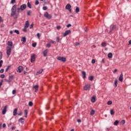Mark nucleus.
<instances>
[{
    "label": "nucleus",
    "instance_id": "6",
    "mask_svg": "<svg viewBox=\"0 0 131 131\" xmlns=\"http://www.w3.org/2000/svg\"><path fill=\"white\" fill-rule=\"evenodd\" d=\"M44 17H46L47 19H51L52 18V16L51 14H49V12H46L44 14Z\"/></svg>",
    "mask_w": 131,
    "mask_h": 131
},
{
    "label": "nucleus",
    "instance_id": "4",
    "mask_svg": "<svg viewBox=\"0 0 131 131\" xmlns=\"http://www.w3.org/2000/svg\"><path fill=\"white\" fill-rule=\"evenodd\" d=\"M12 52V49L10 47H7V55L8 57H10V55H11V53Z\"/></svg>",
    "mask_w": 131,
    "mask_h": 131
},
{
    "label": "nucleus",
    "instance_id": "63",
    "mask_svg": "<svg viewBox=\"0 0 131 131\" xmlns=\"http://www.w3.org/2000/svg\"><path fill=\"white\" fill-rule=\"evenodd\" d=\"M6 124H3V128H5V127H6Z\"/></svg>",
    "mask_w": 131,
    "mask_h": 131
},
{
    "label": "nucleus",
    "instance_id": "37",
    "mask_svg": "<svg viewBox=\"0 0 131 131\" xmlns=\"http://www.w3.org/2000/svg\"><path fill=\"white\" fill-rule=\"evenodd\" d=\"M106 42H102L101 43V47H106Z\"/></svg>",
    "mask_w": 131,
    "mask_h": 131
},
{
    "label": "nucleus",
    "instance_id": "19",
    "mask_svg": "<svg viewBox=\"0 0 131 131\" xmlns=\"http://www.w3.org/2000/svg\"><path fill=\"white\" fill-rule=\"evenodd\" d=\"M34 89H35V93H37V91H38V85H36L33 86Z\"/></svg>",
    "mask_w": 131,
    "mask_h": 131
},
{
    "label": "nucleus",
    "instance_id": "52",
    "mask_svg": "<svg viewBox=\"0 0 131 131\" xmlns=\"http://www.w3.org/2000/svg\"><path fill=\"white\" fill-rule=\"evenodd\" d=\"M5 80L6 82H9V83H10V82H11V81L9 80V79H5Z\"/></svg>",
    "mask_w": 131,
    "mask_h": 131
},
{
    "label": "nucleus",
    "instance_id": "28",
    "mask_svg": "<svg viewBox=\"0 0 131 131\" xmlns=\"http://www.w3.org/2000/svg\"><path fill=\"white\" fill-rule=\"evenodd\" d=\"M110 113H111V115H114L115 112H114V110H111Z\"/></svg>",
    "mask_w": 131,
    "mask_h": 131
},
{
    "label": "nucleus",
    "instance_id": "56",
    "mask_svg": "<svg viewBox=\"0 0 131 131\" xmlns=\"http://www.w3.org/2000/svg\"><path fill=\"white\" fill-rule=\"evenodd\" d=\"M15 94H16V90H13L12 91V95H15Z\"/></svg>",
    "mask_w": 131,
    "mask_h": 131
},
{
    "label": "nucleus",
    "instance_id": "29",
    "mask_svg": "<svg viewBox=\"0 0 131 131\" xmlns=\"http://www.w3.org/2000/svg\"><path fill=\"white\" fill-rule=\"evenodd\" d=\"M94 114H95V111H94V110H92L91 112H90V115H94Z\"/></svg>",
    "mask_w": 131,
    "mask_h": 131
},
{
    "label": "nucleus",
    "instance_id": "45",
    "mask_svg": "<svg viewBox=\"0 0 131 131\" xmlns=\"http://www.w3.org/2000/svg\"><path fill=\"white\" fill-rule=\"evenodd\" d=\"M2 58H3V53L0 52V60H2Z\"/></svg>",
    "mask_w": 131,
    "mask_h": 131
},
{
    "label": "nucleus",
    "instance_id": "30",
    "mask_svg": "<svg viewBox=\"0 0 131 131\" xmlns=\"http://www.w3.org/2000/svg\"><path fill=\"white\" fill-rule=\"evenodd\" d=\"M27 6H28V8H29V9H31V8H32L31 4H30V3H29V2H28Z\"/></svg>",
    "mask_w": 131,
    "mask_h": 131
},
{
    "label": "nucleus",
    "instance_id": "27",
    "mask_svg": "<svg viewBox=\"0 0 131 131\" xmlns=\"http://www.w3.org/2000/svg\"><path fill=\"white\" fill-rule=\"evenodd\" d=\"M118 123H119V120H116L114 122V125H118Z\"/></svg>",
    "mask_w": 131,
    "mask_h": 131
},
{
    "label": "nucleus",
    "instance_id": "39",
    "mask_svg": "<svg viewBox=\"0 0 131 131\" xmlns=\"http://www.w3.org/2000/svg\"><path fill=\"white\" fill-rule=\"evenodd\" d=\"M46 47H47V48H51V43H47Z\"/></svg>",
    "mask_w": 131,
    "mask_h": 131
},
{
    "label": "nucleus",
    "instance_id": "15",
    "mask_svg": "<svg viewBox=\"0 0 131 131\" xmlns=\"http://www.w3.org/2000/svg\"><path fill=\"white\" fill-rule=\"evenodd\" d=\"M66 10H70V9H71V5L69 4H68L66 6Z\"/></svg>",
    "mask_w": 131,
    "mask_h": 131
},
{
    "label": "nucleus",
    "instance_id": "2",
    "mask_svg": "<svg viewBox=\"0 0 131 131\" xmlns=\"http://www.w3.org/2000/svg\"><path fill=\"white\" fill-rule=\"evenodd\" d=\"M84 91H90L91 90V84H85L83 86Z\"/></svg>",
    "mask_w": 131,
    "mask_h": 131
},
{
    "label": "nucleus",
    "instance_id": "32",
    "mask_svg": "<svg viewBox=\"0 0 131 131\" xmlns=\"http://www.w3.org/2000/svg\"><path fill=\"white\" fill-rule=\"evenodd\" d=\"M29 106H30V107H32V106H33V103L32 101H30L29 102Z\"/></svg>",
    "mask_w": 131,
    "mask_h": 131
},
{
    "label": "nucleus",
    "instance_id": "47",
    "mask_svg": "<svg viewBox=\"0 0 131 131\" xmlns=\"http://www.w3.org/2000/svg\"><path fill=\"white\" fill-rule=\"evenodd\" d=\"M23 112H22V111H20L18 114H18V115L19 116H21V115H22V114H23Z\"/></svg>",
    "mask_w": 131,
    "mask_h": 131
},
{
    "label": "nucleus",
    "instance_id": "42",
    "mask_svg": "<svg viewBox=\"0 0 131 131\" xmlns=\"http://www.w3.org/2000/svg\"><path fill=\"white\" fill-rule=\"evenodd\" d=\"M24 112H25V114L26 115H27V114H28V110H25L24 111Z\"/></svg>",
    "mask_w": 131,
    "mask_h": 131
},
{
    "label": "nucleus",
    "instance_id": "48",
    "mask_svg": "<svg viewBox=\"0 0 131 131\" xmlns=\"http://www.w3.org/2000/svg\"><path fill=\"white\" fill-rule=\"evenodd\" d=\"M5 71V70L4 69H2L0 70V73H4V72Z\"/></svg>",
    "mask_w": 131,
    "mask_h": 131
},
{
    "label": "nucleus",
    "instance_id": "59",
    "mask_svg": "<svg viewBox=\"0 0 131 131\" xmlns=\"http://www.w3.org/2000/svg\"><path fill=\"white\" fill-rule=\"evenodd\" d=\"M37 36L38 38H39V37H40V35L39 34V33H37Z\"/></svg>",
    "mask_w": 131,
    "mask_h": 131
},
{
    "label": "nucleus",
    "instance_id": "26",
    "mask_svg": "<svg viewBox=\"0 0 131 131\" xmlns=\"http://www.w3.org/2000/svg\"><path fill=\"white\" fill-rule=\"evenodd\" d=\"M13 78H14V76L12 75V76H10L9 77V80L10 81V82H12V80H13Z\"/></svg>",
    "mask_w": 131,
    "mask_h": 131
},
{
    "label": "nucleus",
    "instance_id": "31",
    "mask_svg": "<svg viewBox=\"0 0 131 131\" xmlns=\"http://www.w3.org/2000/svg\"><path fill=\"white\" fill-rule=\"evenodd\" d=\"M89 80H90L91 81H93V80H94V76H91L90 77H89Z\"/></svg>",
    "mask_w": 131,
    "mask_h": 131
},
{
    "label": "nucleus",
    "instance_id": "33",
    "mask_svg": "<svg viewBox=\"0 0 131 131\" xmlns=\"http://www.w3.org/2000/svg\"><path fill=\"white\" fill-rule=\"evenodd\" d=\"M76 13H79V7H77L75 9Z\"/></svg>",
    "mask_w": 131,
    "mask_h": 131
},
{
    "label": "nucleus",
    "instance_id": "62",
    "mask_svg": "<svg viewBox=\"0 0 131 131\" xmlns=\"http://www.w3.org/2000/svg\"><path fill=\"white\" fill-rule=\"evenodd\" d=\"M56 28H57V29H61V27L60 26H57L56 27Z\"/></svg>",
    "mask_w": 131,
    "mask_h": 131
},
{
    "label": "nucleus",
    "instance_id": "35",
    "mask_svg": "<svg viewBox=\"0 0 131 131\" xmlns=\"http://www.w3.org/2000/svg\"><path fill=\"white\" fill-rule=\"evenodd\" d=\"M14 32L15 33H16V34H20V32H19V30H15Z\"/></svg>",
    "mask_w": 131,
    "mask_h": 131
},
{
    "label": "nucleus",
    "instance_id": "40",
    "mask_svg": "<svg viewBox=\"0 0 131 131\" xmlns=\"http://www.w3.org/2000/svg\"><path fill=\"white\" fill-rule=\"evenodd\" d=\"M124 123H125V120H122V121H121V124L123 125V124H124Z\"/></svg>",
    "mask_w": 131,
    "mask_h": 131
},
{
    "label": "nucleus",
    "instance_id": "12",
    "mask_svg": "<svg viewBox=\"0 0 131 131\" xmlns=\"http://www.w3.org/2000/svg\"><path fill=\"white\" fill-rule=\"evenodd\" d=\"M18 108H15L13 111V115L16 116L18 114Z\"/></svg>",
    "mask_w": 131,
    "mask_h": 131
},
{
    "label": "nucleus",
    "instance_id": "16",
    "mask_svg": "<svg viewBox=\"0 0 131 131\" xmlns=\"http://www.w3.org/2000/svg\"><path fill=\"white\" fill-rule=\"evenodd\" d=\"M82 75L84 79L86 78V73H85V72L82 71Z\"/></svg>",
    "mask_w": 131,
    "mask_h": 131
},
{
    "label": "nucleus",
    "instance_id": "3",
    "mask_svg": "<svg viewBox=\"0 0 131 131\" xmlns=\"http://www.w3.org/2000/svg\"><path fill=\"white\" fill-rule=\"evenodd\" d=\"M110 33H112V31H114L116 29V25H113L110 26Z\"/></svg>",
    "mask_w": 131,
    "mask_h": 131
},
{
    "label": "nucleus",
    "instance_id": "53",
    "mask_svg": "<svg viewBox=\"0 0 131 131\" xmlns=\"http://www.w3.org/2000/svg\"><path fill=\"white\" fill-rule=\"evenodd\" d=\"M50 43H53V45H56V41L51 40Z\"/></svg>",
    "mask_w": 131,
    "mask_h": 131
},
{
    "label": "nucleus",
    "instance_id": "43",
    "mask_svg": "<svg viewBox=\"0 0 131 131\" xmlns=\"http://www.w3.org/2000/svg\"><path fill=\"white\" fill-rule=\"evenodd\" d=\"M33 25H34V24L32 23V24L30 26V29H32V28H33Z\"/></svg>",
    "mask_w": 131,
    "mask_h": 131
},
{
    "label": "nucleus",
    "instance_id": "57",
    "mask_svg": "<svg viewBox=\"0 0 131 131\" xmlns=\"http://www.w3.org/2000/svg\"><path fill=\"white\" fill-rule=\"evenodd\" d=\"M0 77H1V78H4L5 77V74H2L0 76Z\"/></svg>",
    "mask_w": 131,
    "mask_h": 131
},
{
    "label": "nucleus",
    "instance_id": "24",
    "mask_svg": "<svg viewBox=\"0 0 131 131\" xmlns=\"http://www.w3.org/2000/svg\"><path fill=\"white\" fill-rule=\"evenodd\" d=\"M42 71H43V70H42V69L40 70L39 71L37 72L36 75H38V74H40L42 73Z\"/></svg>",
    "mask_w": 131,
    "mask_h": 131
},
{
    "label": "nucleus",
    "instance_id": "21",
    "mask_svg": "<svg viewBox=\"0 0 131 131\" xmlns=\"http://www.w3.org/2000/svg\"><path fill=\"white\" fill-rule=\"evenodd\" d=\"M91 102L92 103H95V102H96V97H95V96L92 97Z\"/></svg>",
    "mask_w": 131,
    "mask_h": 131
},
{
    "label": "nucleus",
    "instance_id": "7",
    "mask_svg": "<svg viewBox=\"0 0 131 131\" xmlns=\"http://www.w3.org/2000/svg\"><path fill=\"white\" fill-rule=\"evenodd\" d=\"M22 71H23V67L20 66L17 68V72H18V73H21Z\"/></svg>",
    "mask_w": 131,
    "mask_h": 131
},
{
    "label": "nucleus",
    "instance_id": "10",
    "mask_svg": "<svg viewBox=\"0 0 131 131\" xmlns=\"http://www.w3.org/2000/svg\"><path fill=\"white\" fill-rule=\"evenodd\" d=\"M26 9V4H23L20 6V10L24 11V10H25Z\"/></svg>",
    "mask_w": 131,
    "mask_h": 131
},
{
    "label": "nucleus",
    "instance_id": "22",
    "mask_svg": "<svg viewBox=\"0 0 131 131\" xmlns=\"http://www.w3.org/2000/svg\"><path fill=\"white\" fill-rule=\"evenodd\" d=\"M21 41H23V43H25V42H26V37H22Z\"/></svg>",
    "mask_w": 131,
    "mask_h": 131
},
{
    "label": "nucleus",
    "instance_id": "41",
    "mask_svg": "<svg viewBox=\"0 0 131 131\" xmlns=\"http://www.w3.org/2000/svg\"><path fill=\"white\" fill-rule=\"evenodd\" d=\"M39 2L38 1V0H36L35 5L36 6H37V5H39Z\"/></svg>",
    "mask_w": 131,
    "mask_h": 131
},
{
    "label": "nucleus",
    "instance_id": "44",
    "mask_svg": "<svg viewBox=\"0 0 131 131\" xmlns=\"http://www.w3.org/2000/svg\"><path fill=\"white\" fill-rule=\"evenodd\" d=\"M10 67H11V66H8V67H7V68H6V70H5V71H6V72H7V71L9 70V69H10Z\"/></svg>",
    "mask_w": 131,
    "mask_h": 131
},
{
    "label": "nucleus",
    "instance_id": "36",
    "mask_svg": "<svg viewBox=\"0 0 131 131\" xmlns=\"http://www.w3.org/2000/svg\"><path fill=\"white\" fill-rule=\"evenodd\" d=\"M31 14V11L30 10H28V11H27L28 16H30Z\"/></svg>",
    "mask_w": 131,
    "mask_h": 131
},
{
    "label": "nucleus",
    "instance_id": "51",
    "mask_svg": "<svg viewBox=\"0 0 131 131\" xmlns=\"http://www.w3.org/2000/svg\"><path fill=\"white\" fill-rule=\"evenodd\" d=\"M27 28H25V27H24V29H23V31L24 32H26V31H27Z\"/></svg>",
    "mask_w": 131,
    "mask_h": 131
},
{
    "label": "nucleus",
    "instance_id": "61",
    "mask_svg": "<svg viewBox=\"0 0 131 131\" xmlns=\"http://www.w3.org/2000/svg\"><path fill=\"white\" fill-rule=\"evenodd\" d=\"M75 47H77V46H79V42H77L75 45Z\"/></svg>",
    "mask_w": 131,
    "mask_h": 131
},
{
    "label": "nucleus",
    "instance_id": "13",
    "mask_svg": "<svg viewBox=\"0 0 131 131\" xmlns=\"http://www.w3.org/2000/svg\"><path fill=\"white\" fill-rule=\"evenodd\" d=\"M7 113V106H5L2 111V114L5 115Z\"/></svg>",
    "mask_w": 131,
    "mask_h": 131
},
{
    "label": "nucleus",
    "instance_id": "49",
    "mask_svg": "<svg viewBox=\"0 0 131 131\" xmlns=\"http://www.w3.org/2000/svg\"><path fill=\"white\" fill-rule=\"evenodd\" d=\"M16 3V0H11V4H15Z\"/></svg>",
    "mask_w": 131,
    "mask_h": 131
},
{
    "label": "nucleus",
    "instance_id": "5",
    "mask_svg": "<svg viewBox=\"0 0 131 131\" xmlns=\"http://www.w3.org/2000/svg\"><path fill=\"white\" fill-rule=\"evenodd\" d=\"M57 60L61 61V62H66V58L61 56H58L57 57Z\"/></svg>",
    "mask_w": 131,
    "mask_h": 131
},
{
    "label": "nucleus",
    "instance_id": "60",
    "mask_svg": "<svg viewBox=\"0 0 131 131\" xmlns=\"http://www.w3.org/2000/svg\"><path fill=\"white\" fill-rule=\"evenodd\" d=\"M3 81H4V80H2L0 82V88L2 86L3 84Z\"/></svg>",
    "mask_w": 131,
    "mask_h": 131
},
{
    "label": "nucleus",
    "instance_id": "1",
    "mask_svg": "<svg viewBox=\"0 0 131 131\" xmlns=\"http://www.w3.org/2000/svg\"><path fill=\"white\" fill-rule=\"evenodd\" d=\"M16 10H17V5H14L11 8V13L10 14L11 17H13V16H15V15H16Z\"/></svg>",
    "mask_w": 131,
    "mask_h": 131
},
{
    "label": "nucleus",
    "instance_id": "11",
    "mask_svg": "<svg viewBox=\"0 0 131 131\" xmlns=\"http://www.w3.org/2000/svg\"><path fill=\"white\" fill-rule=\"evenodd\" d=\"M119 81H121V82H122V81L123 80V75L122 74V73H121L120 75V76L119 77Z\"/></svg>",
    "mask_w": 131,
    "mask_h": 131
},
{
    "label": "nucleus",
    "instance_id": "64",
    "mask_svg": "<svg viewBox=\"0 0 131 131\" xmlns=\"http://www.w3.org/2000/svg\"><path fill=\"white\" fill-rule=\"evenodd\" d=\"M128 45H131V40L128 41Z\"/></svg>",
    "mask_w": 131,
    "mask_h": 131
},
{
    "label": "nucleus",
    "instance_id": "17",
    "mask_svg": "<svg viewBox=\"0 0 131 131\" xmlns=\"http://www.w3.org/2000/svg\"><path fill=\"white\" fill-rule=\"evenodd\" d=\"M48 49H46L43 52V55L44 57H47V55H48Z\"/></svg>",
    "mask_w": 131,
    "mask_h": 131
},
{
    "label": "nucleus",
    "instance_id": "9",
    "mask_svg": "<svg viewBox=\"0 0 131 131\" xmlns=\"http://www.w3.org/2000/svg\"><path fill=\"white\" fill-rule=\"evenodd\" d=\"M71 32V30H68L65 31V32L63 33V36L65 37V36H67V35H68L69 33Z\"/></svg>",
    "mask_w": 131,
    "mask_h": 131
},
{
    "label": "nucleus",
    "instance_id": "18",
    "mask_svg": "<svg viewBox=\"0 0 131 131\" xmlns=\"http://www.w3.org/2000/svg\"><path fill=\"white\" fill-rule=\"evenodd\" d=\"M29 27V21H28V20H27L26 22L25 28H28Z\"/></svg>",
    "mask_w": 131,
    "mask_h": 131
},
{
    "label": "nucleus",
    "instance_id": "23",
    "mask_svg": "<svg viewBox=\"0 0 131 131\" xmlns=\"http://www.w3.org/2000/svg\"><path fill=\"white\" fill-rule=\"evenodd\" d=\"M113 56V55L112 54V53H109L107 54L108 58H112Z\"/></svg>",
    "mask_w": 131,
    "mask_h": 131
},
{
    "label": "nucleus",
    "instance_id": "8",
    "mask_svg": "<svg viewBox=\"0 0 131 131\" xmlns=\"http://www.w3.org/2000/svg\"><path fill=\"white\" fill-rule=\"evenodd\" d=\"M35 55L34 54H32L31 56V63H33L35 61Z\"/></svg>",
    "mask_w": 131,
    "mask_h": 131
},
{
    "label": "nucleus",
    "instance_id": "38",
    "mask_svg": "<svg viewBox=\"0 0 131 131\" xmlns=\"http://www.w3.org/2000/svg\"><path fill=\"white\" fill-rule=\"evenodd\" d=\"M107 105H112V101H108L107 102Z\"/></svg>",
    "mask_w": 131,
    "mask_h": 131
},
{
    "label": "nucleus",
    "instance_id": "50",
    "mask_svg": "<svg viewBox=\"0 0 131 131\" xmlns=\"http://www.w3.org/2000/svg\"><path fill=\"white\" fill-rule=\"evenodd\" d=\"M3 62H4L3 60H0V68L3 66Z\"/></svg>",
    "mask_w": 131,
    "mask_h": 131
},
{
    "label": "nucleus",
    "instance_id": "55",
    "mask_svg": "<svg viewBox=\"0 0 131 131\" xmlns=\"http://www.w3.org/2000/svg\"><path fill=\"white\" fill-rule=\"evenodd\" d=\"M95 63H96V60L95 59H92V64H95Z\"/></svg>",
    "mask_w": 131,
    "mask_h": 131
},
{
    "label": "nucleus",
    "instance_id": "58",
    "mask_svg": "<svg viewBox=\"0 0 131 131\" xmlns=\"http://www.w3.org/2000/svg\"><path fill=\"white\" fill-rule=\"evenodd\" d=\"M67 27H68V28H69V27H71V24H69L67 25Z\"/></svg>",
    "mask_w": 131,
    "mask_h": 131
},
{
    "label": "nucleus",
    "instance_id": "34",
    "mask_svg": "<svg viewBox=\"0 0 131 131\" xmlns=\"http://www.w3.org/2000/svg\"><path fill=\"white\" fill-rule=\"evenodd\" d=\"M42 10H43V11H47L48 10V7H47V6H43L42 7Z\"/></svg>",
    "mask_w": 131,
    "mask_h": 131
},
{
    "label": "nucleus",
    "instance_id": "14",
    "mask_svg": "<svg viewBox=\"0 0 131 131\" xmlns=\"http://www.w3.org/2000/svg\"><path fill=\"white\" fill-rule=\"evenodd\" d=\"M8 47H13V42L12 41H8L7 42Z\"/></svg>",
    "mask_w": 131,
    "mask_h": 131
},
{
    "label": "nucleus",
    "instance_id": "54",
    "mask_svg": "<svg viewBox=\"0 0 131 131\" xmlns=\"http://www.w3.org/2000/svg\"><path fill=\"white\" fill-rule=\"evenodd\" d=\"M32 47H33V48H35V47H36V43H33L32 44Z\"/></svg>",
    "mask_w": 131,
    "mask_h": 131
},
{
    "label": "nucleus",
    "instance_id": "46",
    "mask_svg": "<svg viewBox=\"0 0 131 131\" xmlns=\"http://www.w3.org/2000/svg\"><path fill=\"white\" fill-rule=\"evenodd\" d=\"M115 87L116 88V86H117V80H115Z\"/></svg>",
    "mask_w": 131,
    "mask_h": 131
},
{
    "label": "nucleus",
    "instance_id": "25",
    "mask_svg": "<svg viewBox=\"0 0 131 131\" xmlns=\"http://www.w3.org/2000/svg\"><path fill=\"white\" fill-rule=\"evenodd\" d=\"M56 41L57 42H61V39H60V37H56Z\"/></svg>",
    "mask_w": 131,
    "mask_h": 131
},
{
    "label": "nucleus",
    "instance_id": "20",
    "mask_svg": "<svg viewBox=\"0 0 131 131\" xmlns=\"http://www.w3.org/2000/svg\"><path fill=\"white\" fill-rule=\"evenodd\" d=\"M19 122H21V123H22V124H23L24 123V118H20L19 120H18Z\"/></svg>",
    "mask_w": 131,
    "mask_h": 131
}]
</instances>
